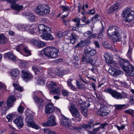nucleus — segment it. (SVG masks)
<instances>
[{"label":"nucleus","instance_id":"nucleus-38","mask_svg":"<svg viewBox=\"0 0 134 134\" xmlns=\"http://www.w3.org/2000/svg\"><path fill=\"white\" fill-rule=\"evenodd\" d=\"M15 116L14 114H10L7 115L6 116V118L8 120L9 122H10L12 121L13 118Z\"/></svg>","mask_w":134,"mask_h":134},{"label":"nucleus","instance_id":"nucleus-22","mask_svg":"<svg viewBox=\"0 0 134 134\" xmlns=\"http://www.w3.org/2000/svg\"><path fill=\"white\" fill-rule=\"evenodd\" d=\"M120 34H108V36L110 39H111L113 42H120L121 38Z\"/></svg>","mask_w":134,"mask_h":134},{"label":"nucleus","instance_id":"nucleus-35","mask_svg":"<svg viewBox=\"0 0 134 134\" xmlns=\"http://www.w3.org/2000/svg\"><path fill=\"white\" fill-rule=\"evenodd\" d=\"M71 125L70 123L69 124V126H66L67 127H68L69 129L71 130H80L82 129V128L78 126H73L72 127L70 125Z\"/></svg>","mask_w":134,"mask_h":134},{"label":"nucleus","instance_id":"nucleus-62","mask_svg":"<svg viewBox=\"0 0 134 134\" xmlns=\"http://www.w3.org/2000/svg\"><path fill=\"white\" fill-rule=\"evenodd\" d=\"M94 44L95 45L96 47L98 48H99L100 47V46L99 43L98 41H94Z\"/></svg>","mask_w":134,"mask_h":134},{"label":"nucleus","instance_id":"nucleus-12","mask_svg":"<svg viewBox=\"0 0 134 134\" xmlns=\"http://www.w3.org/2000/svg\"><path fill=\"white\" fill-rule=\"evenodd\" d=\"M21 77L25 81H27L32 78L33 75L28 70H21Z\"/></svg>","mask_w":134,"mask_h":134},{"label":"nucleus","instance_id":"nucleus-52","mask_svg":"<svg viewBox=\"0 0 134 134\" xmlns=\"http://www.w3.org/2000/svg\"><path fill=\"white\" fill-rule=\"evenodd\" d=\"M45 32L46 33H44L43 34H50L51 32V29L50 28L47 26H45Z\"/></svg>","mask_w":134,"mask_h":134},{"label":"nucleus","instance_id":"nucleus-34","mask_svg":"<svg viewBox=\"0 0 134 134\" xmlns=\"http://www.w3.org/2000/svg\"><path fill=\"white\" fill-rule=\"evenodd\" d=\"M67 83L68 87L70 88L71 90L74 91H76V88L71 83V81H68Z\"/></svg>","mask_w":134,"mask_h":134},{"label":"nucleus","instance_id":"nucleus-59","mask_svg":"<svg viewBox=\"0 0 134 134\" xmlns=\"http://www.w3.org/2000/svg\"><path fill=\"white\" fill-rule=\"evenodd\" d=\"M22 46L21 45L17 47L16 50L17 51L20 52L22 51Z\"/></svg>","mask_w":134,"mask_h":134},{"label":"nucleus","instance_id":"nucleus-29","mask_svg":"<svg viewBox=\"0 0 134 134\" xmlns=\"http://www.w3.org/2000/svg\"><path fill=\"white\" fill-rule=\"evenodd\" d=\"M133 50V47L130 44L129 45V48L128 51L126 55L130 60L132 61L133 59L131 56L132 52Z\"/></svg>","mask_w":134,"mask_h":134},{"label":"nucleus","instance_id":"nucleus-20","mask_svg":"<svg viewBox=\"0 0 134 134\" xmlns=\"http://www.w3.org/2000/svg\"><path fill=\"white\" fill-rule=\"evenodd\" d=\"M32 42L34 45L39 48L43 47L46 45V43L44 42L39 40H37L35 39L32 40Z\"/></svg>","mask_w":134,"mask_h":134},{"label":"nucleus","instance_id":"nucleus-30","mask_svg":"<svg viewBox=\"0 0 134 134\" xmlns=\"http://www.w3.org/2000/svg\"><path fill=\"white\" fill-rule=\"evenodd\" d=\"M19 66L22 68H24L27 67L28 65L27 62L22 60L19 59L18 61Z\"/></svg>","mask_w":134,"mask_h":134},{"label":"nucleus","instance_id":"nucleus-44","mask_svg":"<svg viewBox=\"0 0 134 134\" xmlns=\"http://www.w3.org/2000/svg\"><path fill=\"white\" fill-rule=\"evenodd\" d=\"M24 110V108L20 105L19 106L18 108V111L19 113L21 114L23 113Z\"/></svg>","mask_w":134,"mask_h":134},{"label":"nucleus","instance_id":"nucleus-1","mask_svg":"<svg viewBox=\"0 0 134 134\" xmlns=\"http://www.w3.org/2000/svg\"><path fill=\"white\" fill-rule=\"evenodd\" d=\"M59 50L55 47H47L40 51L39 54L41 57L45 59L46 58L54 59L59 57Z\"/></svg>","mask_w":134,"mask_h":134},{"label":"nucleus","instance_id":"nucleus-16","mask_svg":"<svg viewBox=\"0 0 134 134\" xmlns=\"http://www.w3.org/2000/svg\"><path fill=\"white\" fill-rule=\"evenodd\" d=\"M24 120L23 118L20 115L13 120V122L16 125L18 129H20L23 128L24 126Z\"/></svg>","mask_w":134,"mask_h":134},{"label":"nucleus","instance_id":"nucleus-56","mask_svg":"<svg viewBox=\"0 0 134 134\" xmlns=\"http://www.w3.org/2000/svg\"><path fill=\"white\" fill-rule=\"evenodd\" d=\"M100 130L99 127H98L97 128H93L92 131L95 134H97V133Z\"/></svg>","mask_w":134,"mask_h":134},{"label":"nucleus","instance_id":"nucleus-47","mask_svg":"<svg viewBox=\"0 0 134 134\" xmlns=\"http://www.w3.org/2000/svg\"><path fill=\"white\" fill-rule=\"evenodd\" d=\"M122 72H123L121 70H116L115 71H114L113 75V76H116L121 74Z\"/></svg>","mask_w":134,"mask_h":134},{"label":"nucleus","instance_id":"nucleus-15","mask_svg":"<svg viewBox=\"0 0 134 134\" xmlns=\"http://www.w3.org/2000/svg\"><path fill=\"white\" fill-rule=\"evenodd\" d=\"M33 98L35 103L37 104V105L39 109H42L43 108L44 105V102L43 99L39 98L38 96L34 95L33 97Z\"/></svg>","mask_w":134,"mask_h":134},{"label":"nucleus","instance_id":"nucleus-58","mask_svg":"<svg viewBox=\"0 0 134 134\" xmlns=\"http://www.w3.org/2000/svg\"><path fill=\"white\" fill-rule=\"evenodd\" d=\"M37 30V28H34L32 29H30L29 30V32L31 34H34L35 33H37L36 32Z\"/></svg>","mask_w":134,"mask_h":134},{"label":"nucleus","instance_id":"nucleus-14","mask_svg":"<svg viewBox=\"0 0 134 134\" xmlns=\"http://www.w3.org/2000/svg\"><path fill=\"white\" fill-rule=\"evenodd\" d=\"M32 70L34 72L35 75L38 77H41L43 75L44 69L41 67L33 66L32 68Z\"/></svg>","mask_w":134,"mask_h":134},{"label":"nucleus","instance_id":"nucleus-21","mask_svg":"<svg viewBox=\"0 0 134 134\" xmlns=\"http://www.w3.org/2000/svg\"><path fill=\"white\" fill-rule=\"evenodd\" d=\"M4 58H8L9 60L13 61H15L16 60V57L12 52H8L4 54Z\"/></svg>","mask_w":134,"mask_h":134},{"label":"nucleus","instance_id":"nucleus-13","mask_svg":"<svg viewBox=\"0 0 134 134\" xmlns=\"http://www.w3.org/2000/svg\"><path fill=\"white\" fill-rule=\"evenodd\" d=\"M56 125L55 121V116L53 115H51L47 122L43 123L42 125L43 126H53Z\"/></svg>","mask_w":134,"mask_h":134},{"label":"nucleus","instance_id":"nucleus-46","mask_svg":"<svg viewBox=\"0 0 134 134\" xmlns=\"http://www.w3.org/2000/svg\"><path fill=\"white\" fill-rule=\"evenodd\" d=\"M23 50L28 55H31V52L28 49L27 47H25L23 48Z\"/></svg>","mask_w":134,"mask_h":134},{"label":"nucleus","instance_id":"nucleus-4","mask_svg":"<svg viewBox=\"0 0 134 134\" xmlns=\"http://www.w3.org/2000/svg\"><path fill=\"white\" fill-rule=\"evenodd\" d=\"M25 122L26 123V125L36 130H38L40 127L33 121L34 114L32 113H27L26 115Z\"/></svg>","mask_w":134,"mask_h":134},{"label":"nucleus","instance_id":"nucleus-36","mask_svg":"<svg viewBox=\"0 0 134 134\" xmlns=\"http://www.w3.org/2000/svg\"><path fill=\"white\" fill-rule=\"evenodd\" d=\"M124 112L127 114L131 115L134 118V110L131 109H129L125 110Z\"/></svg>","mask_w":134,"mask_h":134},{"label":"nucleus","instance_id":"nucleus-43","mask_svg":"<svg viewBox=\"0 0 134 134\" xmlns=\"http://www.w3.org/2000/svg\"><path fill=\"white\" fill-rule=\"evenodd\" d=\"M60 8L63 9V12L68 11L70 9L68 6L66 5H62L60 6Z\"/></svg>","mask_w":134,"mask_h":134},{"label":"nucleus","instance_id":"nucleus-53","mask_svg":"<svg viewBox=\"0 0 134 134\" xmlns=\"http://www.w3.org/2000/svg\"><path fill=\"white\" fill-rule=\"evenodd\" d=\"M105 34H98L97 36V38L99 40H102L105 38L104 37V36L103 35Z\"/></svg>","mask_w":134,"mask_h":134},{"label":"nucleus","instance_id":"nucleus-54","mask_svg":"<svg viewBox=\"0 0 134 134\" xmlns=\"http://www.w3.org/2000/svg\"><path fill=\"white\" fill-rule=\"evenodd\" d=\"M95 13V10L94 9H91L88 11L87 13L88 14H90L92 15H93Z\"/></svg>","mask_w":134,"mask_h":134},{"label":"nucleus","instance_id":"nucleus-61","mask_svg":"<svg viewBox=\"0 0 134 134\" xmlns=\"http://www.w3.org/2000/svg\"><path fill=\"white\" fill-rule=\"evenodd\" d=\"M32 25H26V27H25V28H26V29H25V31H29V29L32 27Z\"/></svg>","mask_w":134,"mask_h":134},{"label":"nucleus","instance_id":"nucleus-42","mask_svg":"<svg viewBox=\"0 0 134 134\" xmlns=\"http://www.w3.org/2000/svg\"><path fill=\"white\" fill-rule=\"evenodd\" d=\"M127 106L125 104L118 105L116 107L117 109L121 110L122 109H126L127 108Z\"/></svg>","mask_w":134,"mask_h":134},{"label":"nucleus","instance_id":"nucleus-2","mask_svg":"<svg viewBox=\"0 0 134 134\" xmlns=\"http://www.w3.org/2000/svg\"><path fill=\"white\" fill-rule=\"evenodd\" d=\"M84 54L82 56L81 61L87 64H90L93 66L96 62V60L92 58L97 53L94 49L89 50L87 49H85Z\"/></svg>","mask_w":134,"mask_h":134},{"label":"nucleus","instance_id":"nucleus-26","mask_svg":"<svg viewBox=\"0 0 134 134\" xmlns=\"http://www.w3.org/2000/svg\"><path fill=\"white\" fill-rule=\"evenodd\" d=\"M104 56L107 64H111L113 63V58L110 55L107 53L104 54Z\"/></svg>","mask_w":134,"mask_h":134},{"label":"nucleus","instance_id":"nucleus-51","mask_svg":"<svg viewBox=\"0 0 134 134\" xmlns=\"http://www.w3.org/2000/svg\"><path fill=\"white\" fill-rule=\"evenodd\" d=\"M81 110L83 115L86 117H87V111L86 110H85V108L83 107L82 108Z\"/></svg>","mask_w":134,"mask_h":134},{"label":"nucleus","instance_id":"nucleus-37","mask_svg":"<svg viewBox=\"0 0 134 134\" xmlns=\"http://www.w3.org/2000/svg\"><path fill=\"white\" fill-rule=\"evenodd\" d=\"M94 122V120L93 119H91L88 121V123L89 125H91V127H92V124H93ZM99 124L100 123L97 122L93 124L92 125V127H93L97 125H99Z\"/></svg>","mask_w":134,"mask_h":134},{"label":"nucleus","instance_id":"nucleus-49","mask_svg":"<svg viewBox=\"0 0 134 134\" xmlns=\"http://www.w3.org/2000/svg\"><path fill=\"white\" fill-rule=\"evenodd\" d=\"M26 27V25H20L18 26V28L20 30V31H25V27ZM25 29H26V28H25Z\"/></svg>","mask_w":134,"mask_h":134},{"label":"nucleus","instance_id":"nucleus-27","mask_svg":"<svg viewBox=\"0 0 134 134\" xmlns=\"http://www.w3.org/2000/svg\"><path fill=\"white\" fill-rule=\"evenodd\" d=\"M40 36L42 39L46 41H51L54 39L51 34H42Z\"/></svg>","mask_w":134,"mask_h":134},{"label":"nucleus","instance_id":"nucleus-28","mask_svg":"<svg viewBox=\"0 0 134 134\" xmlns=\"http://www.w3.org/2000/svg\"><path fill=\"white\" fill-rule=\"evenodd\" d=\"M8 41V38L4 35V34H0V44H5Z\"/></svg>","mask_w":134,"mask_h":134},{"label":"nucleus","instance_id":"nucleus-10","mask_svg":"<svg viewBox=\"0 0 134 134\" xmlns=\"http://www.w3.org/2000/svg\"><path fill=\"white\" fill-rule=\"evenodd\" d=\"M104 91L110 94L113 97L116 99H122V97L120 93L113 90L111 88H106L104 90Z\"/></svg>","mask_w":134,"mask_h":134},{"label":"nucleus","instance_id":"nucleus-3","mask_svg":"<svg viewBox=\"0 0 134 134\" xmlns=\"http://www.w3.org/2000/svg\"><path fill=\"white\" fill-rule=\"evenodd\" d=\"M119 63L122 70L129 76H134V67L129 61L122 58H121Z\"/></svg>","mask_w":134,"mask_h":134},{"label":"nucleus","instance_id":"nucleus-48","mask_svg":"<svg viewBox=\"0 0 134 134\" xmlns=\"http://www.w3.org/2000/svg\"><path fill=\"white\" fill-rule=\"evenodd\" d=\"M80 19L79 18H76L72 20L74 22H77L76 24V26H79L80 24Z\"/></svg>","mask_w":134,"mask_h":134},{"label":"nucleus","instance_id":"nucleus-9","mask_svg":"<svg viewBox=\"0 0 134 134\" xmlns=\"http://www.w3.org/2000/svg\"><path fill=\"white\" fill-rule=\"evenodd\" d=\"M70 111L72 116L75 118L76 122L81 121L82 115L80 114L79 110L75 106H71Z\"/></svg>","mask_w":134,"mask_h":134},{"label":"nucleus","instance_id":"nucleus-57","mask_svg":"<svg viewBox=\"0 0 134 134\" xmlns=\"http://www.w3.org/2000/svg\"><path fill=\"white\" fill-rule=\"evenodd\" d=\"M129 102L132 104H134V96H130V97Z\"/></svg>","mask_w":134,"mask_h":134},{"label":"nucleus","instance_id":"nucleus-17","mask_svg":"<svg viewBox=\"0 0 134 134\" xmlns=\"http://www.w3.org/2000/svg\"><path fill=\"white\" fill-rule=\"evenodd\" d=\"M121 8V7L119 4L116 3L109 8L107 10V12L108 14H110L113 13H115Z\"/></svg>","mask_w":134,"mask_h":134},{"label":"nucleus","instance_id":"nucleus-64","mask_svg":"<svg viewBox=\"0 0 134 134\" xmlns=\"http://www.w3.org/2000/svg\"><path fill=\"white\" fill-rule=\"evenodd\" d=\"M16 89L17 90L19 91L20 92H22L23 91V88L22 87H18Z\"/></svg>","mask_w":134,"mask_h":134},{"label":"nucleus","instance_id":"nucleus-33","mask_svg":"<svg viewBox=\"0 0 134 134\" xmlns=\"http://www.w3.org/2000/svg\"><path fill=\"white\" fill-rule=\"evenodd\" d=\"M26 16L28 17V19L29 20L33 21L34 20L35 16L31 13L29 12H27Z\"/></svg>","mask_w":134,"mask_h":134},{"label":"nucleus","instance_id":"nucleus-24","mask_svg":"<svg viewBox=\"0 0 134 134\" xmlns=\"http://www.w3.org/2000/svg\"><path fill=\"white\" fill-rule=\"evenodd\" d=\"M89 41L85 40H81V41L77 43L75 46V48H82L85 46H88L89 45Z\"/></svg>","mask_w":134,"mask_h":134},{"label":"nucleus","instance_id":"nucleus-50","mask_svg":"<svg viewBox=\"0 0 134 134\" xmlns=\"http://www.w3.org/2000/svg\"><path fill=\"white\" fill-rule=\"evenodd\" d=\"M45 26L44 24H40L38 25V29L39 31V32H42V29H44V28H45Z\"/></svg>","mask_w":134,"mask_h":134},{"label":"nucleus","instance_id":"nucleus-25","mask_svg":"<svg viewBox=\"0 0 134 134\" xmlns=\"http://www.w3.org/2000/svg\"><path fill=\"white\" fill-rule=\"evenodd\" d=\"M16 100L15 97L13 95L9 96L7 101V105L9 107H11L14 104V102Z\"/></svg>","mask_w":134,"mask_h":134},{"label":"nucleus","instance_id":"nucleus-23","mask_svg":"<svg viewBox=\"0 0 134 134\" xmlns=\"http://www.w3.org/2000/svg\"><path fill=\"white\" fill-rule=\"evenodd\" d=\"M61 116L62 118L60 119V122L62 125L65 126V127L69 126L71 122L70 120L62 114Z\"/></svg>","mask_w":134,"mask_h":134},{"label":"nucleus","instance_id":"nucleus-7","mask_svg":"<svg viewBox=\"0 0 134 134\" xmlns=\"http://www.w3.org/2000/svg\"><path fill=\"white\" fill-rule=\"evenodd\" d=\"M47 87L50 92L52 94L58 95L61 94L60 92L61 88L59 87H57L55 82L53 81L51 82L48 85Z\"/></svg>","mask_w":134,"mask_h":134},{"label":"nucleus","instance_id":"nucleus-60","mask_svg":"<svg viewBox=\"0 0 134 134\" xmlns=\"http://www.w3.org/2000/svg\"><path fill=\"white\" fill-rule=\"evenodd\" d=\"M99 16V15L98 14H96L92 18L91 21H93L94 20H95L96 21L98 20V18Z\"/></svg>","mask_w":134,"mask_h":134},{"label":"nucleus","instance_id":"nucleus-5","mask_svg":"<svg viewBox=\"0 0 134 134\" xmlns=\"http://www.w3.org/2000/svg\"><path fill=\"white\" fill-rule=\"evenodd\" d=\"M122 16L126 18V21L130 22L134 18V12L132 10L129 8H126L123 10Z\"/></svg>","mask_w":134,"mask_h":134},{"label":"nucleus","instance_id":"nucleus-39","mask_svg":"<svg viewBox=\"0 0 134 134\" xmlns=\"http://www.w3.org/2000/svg\"><path fill=\"white\" fill-rule=\"evenodd\" d=\"M37 83L39 85H43L45 84V81L43 79L39 78L37 80Z\"/></svg>","mask_w":134,"mask_h":134},{"label":"nucleus","instance_id":"nucleus-19","mask_svg":"<svg viewBox=\"0 0 134 134\" xmlns=\"http://www.w3.org/2000/svg\"><path fill=\"white\" fill-rule=\"evenodd\" d=\"M51 102L45 105V112L47 114H49L54 111L53 105L51 103V101L49 100Z\"/></svg>","mask_w":134,"mask_h":134},{"label":"nucleus","instance_id":"nucleus-41","mask_svg":"<svg viewBox=\"0 0 134 134\" xmlns=\"http://www.w3.org/2000/svg\"><path fill=\"white\" fill-rule=\"evenodd\" d=\"M114 26L112 25L109 27L108 29L107 34H110L114 32Z\"/></svg>","mask_w":134,"mask_h":134},{"label":"nucleus","instance_id":"nucleus-32","mask_svg":"<svg viewBox=\"0 0 134 134\" xmlns=\"http://www.w3.org/2000/svg\"><path fill=\"white\" fill-rule=\"evenodd\" d=\"M71 35L70 37V42L71 43L74 44L77 41L78 38L76 35H74V34H71Z\"/></svg>","mask_w":134,"mask_h":134},{"label":"nucleus","instance_id":"nucleus-8","mask_svg":"<svg viewBox=\"0 0 134 134\" xmlns=\"http://www.w3.org/2000/svg\"><path fill=\"white\" fill-rule=\"evenodd\" d=\"M109 107L103 104H100V108L97 112V114L101 116H107L109 115L110 110H109Z\"/></svg>","mask_w":134,"mask_h":134},{"label":"nucleus","instance_id":"nucleus-31","mask_svg":"<svg viewBox=\"0 0 134 134\" xmlns=\"http://www.w3.org/2000/svg\"><path fill=\"white\" fill-rule=\"evenodd\" d=\"M20 72V71L18 69L15 68L12 70L10 73L13 77H16L19 75Z\"/></svg>","mask_w":134,"mask_h":134},{"label":"nucleus","instance_id":"nucleus-40","mask_svg":"<svg viewBox=\"0 0 134 134\" xmlns=\"http://www.w3.org/2000/svg\"><path fill=\"white\" fill-rule=\"evenodd\" d=\"M114 34H121L122 32L120 29L116 26H114Z\"/></svg>","mask_w":134,"mask_h":134},{"label":"nucleus","instance_id":"nucleus-18","mask_svg":"<svg viewBox=\"0 0 134 134\" xmlns=\"http://www.w3.org/2000/svg\"><path fill=\"white\" fill-rule=\"evenodd\" d=\"M55 74L60 77H62L64 75L68 74L69 72V71L68 70L60 68L55 69Z\"/></svg>","mask_w":134,"mask_h":134},{"label":"nucleus","instance_id":"nucleus-11","mask_svg":"<svg viewBox=\"0 0 134 134\" xmlns=\"http://www.w3.org/2000/svg\"><path fill=\"white\" fill-rule=\"evenodd\" d=\"M4 1H6L8 2L12 3L11 5V8L15 10L16 11L15 12V14L19 13V11L22 10L23 7L22 5H20L16 4V2L17 0H4Z\"/></svg>","mask_w":134,"mask_h":134},{"label":"nucleus","instance_id":"nucleus-6","mask_svg":"<svg viewBox=\"0 0 134 134\" xmlns=\"http://www.w3.org/2000/svg\"><path fill=\"white\" fill-rule=\"evenodd\" d=\"M36 10L38 15H42L44 14H49L50 8L49 5H40L36 8Z\"/></svg>","mask_w":134,"mask_h":134},{"label":"nucleus","instance_id":"nucleus-55","mask_svg":"<svg viewBox=\"0 0 134 134\" xmlns=\"http://www.w3.org/2000/svg\"><path fill=\"white\" fill-rule=\"evenodd\" d=\"M83 127L85 129H90L91 128V126L90 125H89L88 124H84L83 125Z\"/></svg>","mask_w":134,"mask_h":134},{"label":"nucleus","instance_id":"nucleus-63","mask_svg":"<svg viewBox=\"0 0 134 134\" xmlns=\"http://www.w3.org/2000/svg\"><path fill=\"white\" fill-rule=\"evenodd\" d=\"M121 95L122 97V98H126L127 97V94L124 91L122 92Z\"/></svg>","mask_w":134,"mask_h":134},{"label":"nucleus","instance_id":"nucleus-45","mask_svg":"<svg viewBox=\"0 0 134 134\" xmlns=\"http://www.w3.org/2000/svg\"><path fill=\"white\" fill-rule=\"evenodd\" d=\"M62 94L63 96L66 97L69 95V92L65 89L62 90Z\"/></svg>","mask_w":134,"mask_h":134}]
</instances>
